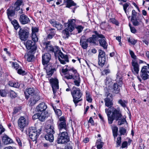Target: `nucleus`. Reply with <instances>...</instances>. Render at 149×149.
<instances>
[{"mask_svg": "<svg viewBox=\"0 0 149 149\" xmlns=\"http://www.w3.org/2000/svg\"><path fill=\"white\" fill-rule=\"evenodd\" d=\"M112 118L113 121L114 120L116 121L118 120L120 118H122V115L121 112L120 110H117L113 107H112Z\"/></svg>", "mask_w": 149, "mask_h": 149, "instance_id": "nucleus-13", "label": "nucleus"}, {"mask_svg": "<svg viewBox=\"0 0 149 149\" xmlns=\"http://www.w3.org/2000/svg\"><path fill=\"white\" fill-rule=\"evenodd\" d=\"M72 72L73 73V79L74 80H80L79 75L76 70L73 69Z\"/></svg>", "mask_w": 149, "mask_h": 149, "instance_id": "nucleus-31", "label": "nucleus"}, {"mask_svg": "<svg viewBox=\"0 0 149 149\" xmlns=\"http://www.w3.org/2000/svg\"><path fill=\"white\" fill-rule=\"evenodd\" d=\"M76 28L77 30L78 31V33H80L81 32L83 29V27L81 26H77Z\"/></svg>", "mask_w": 149, "mask_h": 149, "instance_id": "nucleus-56", "label": "nucleus"}, {"mask_svg": "<svg viewBox=\"0 0 149 149\" xmlns=\"http://www.w3.org/2000/svg\"><path fill=\"white\" fill-rule=\"evenodd\" d=\"M126 117H123V118H120L118 120V124L119 125H121L124 124L125 123H126L127 121L125 119Z\"/></svg>", "mask_w": 149, "mask_h": 149, "instance_id": "nucleus-39", "label": "nucleus"}, {"mask_svg": "<svg viewBox=\"0 0 149 149\" xmlns=\"http://www.w3.org/2000/svg\"><path fill=\"white\" fill-rule=\"evenodd\" d=\"M5 131V129L4 128L2 125L0 124V134H1L4 132Z\"/></svg>", "mask_w": 149, "mask_h": 149, "instance_id": "nucleus-63", "label": "nucleus"}, {"mask_svg": "<svg viewBox=\"0 0 149 149\" xmlns=\"http://www.w3.org/2000/svg\"><path fill=\"white\" fill-rule=\"evenodd\" d=\"M50 66V65L48 64L47 65V67H46L47 72V75L49 76H51L53 74L54 72V70L52 68H49V67Z\"/></svg>", "mask_w": 149, "mask_h": 149, "instance_id": "nucleus-33", "label": "nucleus"}, {"mask_svg": "<svg viewBox=\"0 0 149 149\" xmlns=\"http://www.w3.org/2000/svg\"><path fill=\"white\" fill-rule=\"evenodd\" d=\"M126 129L124 127H121L119 128V132L120 133V135L126 134Z\"/></svg>", "mask_w": 149, "mask_h": 149, "instance_id": "nucleus-41", "label": "nucleus"}, {"mask_svg": "<svg viewBox=\"0 0 149 149\" xmlns=\"http://www.w3.org/2000/svg\"><path fill=\"white\" fill-rule=\"evenodd\" d=\"M75 19L68 20V22L64 23L65 26H68L67 28H65L63 31V33L68 38L69 35V31L72 32L75 27Z\"/></svg>", "mask_w": 149, "mask_h": 149, "instance_id": "nucleus-4", "label": "nucleus"}, {"mask_svg": "<svg viewBox=\"0 0 149 149\" xmlns=\"http://www.w3.org/2000/svg\"><path fill=\"white\" fill-rule=\"evenodd\" d=\"M13 67L15 68L16 70H17L19 68V65L16 62L13 63Z\"/></svg>", "mask_w": 149, "mask_h": 149, "instance_id": "nucleus-62", "label": "nucleus"}, {"mask_svg": "<svg viewBox=\"0 0 149 149\" xmlns=\"http://www.w3.org/2000/svg\"><path fill=\"white\" fill-rule=\"evenodd\" d=\"M22 3V1L17 0L15 2V6H21Z\"/></svg>", "mask_w": 149, "mask_h": 149, "instance_id": "nucleus-59", "label": "nucleus"}, {"mask_svg": "<svg viewBox=\"0 0 149 149\" xmlns=\"http://www.w3.org/2000/svg\"><path fill=\"white\" fill-rule=\"evenodd\" d=\"M110 72V71L109 69H105L102 72V73L103 75H107L109 74Z\"/></svg>", "mask_w": 149, "mask_h": 149, "instance_id": "nucleus-55", "label": "nucleus"}, {"mask_svg": "<svg viewBox=\"0 0 149 149\" xmlns=\"http://www.w3.org/2000/svg\"><path fill=\"white\" fill-rule=\"evenodd\" d=\"M40 100L39 95H35L31 96L29 101V105L32 106L34 105L38 100Z\"/></svg>", "mask_w": 149, "mask_h": 149, "instance_id": "nucleus-19", "label": "nucleus"}, {"mask_svg": "<svg viewBox=\"0 0 149 149\" xmlns=\"http://www.w3.org/2000/svg\"><path fill=\"white\" fill-rule=\"evenodd\" d=\"M35 42H32L31 40H28L27 41L26 46V48L30 50L31 52H34L35 51L36 49V47L35 45Z\"/></svg>", "mask_w": 149, "mask_h": 149, "instance_id": "nucleus-14", "label": "nucleus"}, {"mask_svg": "<svg viewBox=\"0 0 149 149\" xmlns=\"http://www.w3.org/2000/svg\"><path fill=\"white\" fill-rule=\"evenodd\" d=\"M148 66H144L142 68L141 72V77L143 79L146 80L149 77L148 73H149V64L147 65Z\"/></svg>", "mask_w": 149, "mask_h": 149, "instance_id": "nucleus-12", "label": "nucleus"}, {"mask_svg": "<svg viewBox=\"0 0 149 149\" xmlns=\"http://www.w3.org/2000/svg\"><path fill=\"white\" fill-rule=\"evenodd\" d=\"M116 81L117 82V83L118 84V85L120 87H121L122 85L123 84L122 79L121 77H117L116 78Z\"/></svg>", "mask_w": 149, "mask_h": 149, "instance_id": "nucleus-44", "label": "nucleus"}, {"mask_svg": "<svg viewBox=\"0 0 149 149\" xmlns=\"http://www.w3.org/2000/svg\"><path fill=\"white\" fill-rule=\"evenodd\" d=\"M66 2V7L68 8H70L72 6H76V4L72 0H67Z\"/></svg>", "mask_w": 149, "mask_h": 149, "instance_id": "nucleus-36", "label": "nucleus"}, {"mask_svg": "<svg viewBox=\"0 0 149 149\" xmlns=\"http://www.w3.org/2000/svg\"><path fill=\"white\" fill-rule=\"evenodd\" d=\"M111 22L117 25H118L119 23L114 18H112L111 19Z\"/></svg>", "mask_w": 149, "mask_h": 149, "instance_id": "nucleus-60", "label": "nucleus"}, {"mask_svg": "<svg viewBox=\"0 0 149 149\" xmlns=\"http://www.w3.org/2000/svg\"><path fill=\"white\" fill-rule=\"evenodd\" d=\"M57 140L58 143H66L69 141V138L67 132L66 131L60 132Z\"/></svg>", "mask_w": 149, "mask_h": 149, "instance_id": "nucleus-6", "label": "nucleus"}, {"mask_svg": "<svg viewBox=\"0 0 149 149\" xmlns=\"http://www.w3.org/2000/svg\"><path fill=\"white\" fill-rule=\"evenodd\" d=\"M93 33H95V35H93L92 37L87 39V42L90 43L95 44L98 38H103L104 36L101 34H99L96 31H93Z\"/></svg>", "mask_w": 149, "mask_h": 149, "instance_id": "nucleus-7", "label": "nucleus"}, {"mask_svg": "<svg viewBox=\"0 0 149 149\" xmlns=\"http://www.w3.org/2000/svg\"><path fill=\"white\" fill-rule=\"evenodd\" d=\"M118 128L117 127L115 126L112 128V132L113 133V136L114 138H115L118 135Z\"/></svg>", "mask_w": 149, "mask_h": 149, "instance_id": "nucleus-38", "label": "nucleus"}, {"mask_svg": "<svg viewBox=\"0 0 149 149\" xmlns=\"http://www.w3.org/2000/svg\"><path fill=\"white\" fill-rule=\"evenodd\" d=\"M38 31V30L37 28L36 27L32 28V33H36Z\"/></svg>", "mask_w": 149, "mask_h": 149, "instance_id": "nucleus-64", "label": "nucleus"}, {"mask_svg": "<svg viewBox=\"0 0 149 149\" xmlns=\"http://www.w3.org/2000/svg\"><path fill=\"white\" fill-rule=\"evenodd\" d=\"M73 68H66L65 69H62V72L65 74L66 72H68V73H69L70 74L71 73V72L73 70Z\"/></svg>", "mask_w": 149, "mask_h": 149, "instance_id": "nucleus-43", "label": "nucleus"}, {"mask_svg": "<svg viewBox=\"0 0 149 149\" xmlns=\"http://www.w3.org/2000/svg\"><path fill=\"white\" fill-rule=\"evenodd\" d=\"M80 81L81 80H74V82L75 85L77 86H79L80 85Z\"/></svg>", "mask_w": 149, "mask_h": 149, "instance_id": "nucleus-58", "label": "nucleus"}, {"mask_svg": "<svg viewBox=\"0 0 149 149\" xmlns=\"http://www.w3.org/2000/svg\"><path fill=\"white\" fill-rule=\"evenodd\" d=\"M132 65L133 67L132 71L134 74H138L139 72V65L137 62L134 60L132 61Z\"/></svg>", "mask_w": 149, "mask_h": 149, "instance_id": "nucleus-20", "label": "nucleus"}, {"mask_svg": "<svg viewBox=\"0 0 149 149\" xmlns=\"http://www.w3.org/2000/svg\"><path fill=\"white\" fill-rule=\"evenodd\" d=\"M98 52V64L100 65L103 66L106 61L105 54L104 51L101 49H99Z\"/></svg>", "mask_w": 149, "mask_h": 149, "instance_id": "nucleus-9", "label": "nucleus"}, {"mask_svg": "<svg viewBox=\"0 0 149 149\" xmlns=\"http://www.w3.org/2000/svg\"><path fill=\"white\" fill-rule=\"evenodd\" d=\"M129 52L131 57L134 59H136L137 57L135 55L133 52L130 50Z\"/></svg>", "mask_w": 149, "mask_h": 149, "instance_id": "nucleus-51", "label": "nucleus"}, {"mask_svg": "<svg viewBox=\"0 0 149 149\" xmlns=\"http://www.w3.org/2000/svg\"><path fill=\"white\" fill-rule=\"evenodd\" d=\"M41 130L40 129L38 131L35 127H31L28 129L29 136L33 141H36L37 138L40 134Z\"/></svg>", "mask_w": 149, "mask_h": 149, "instance_id": "nucleus-5", "label": "nucleus"}, {"mask_svg": "<svg viewBox=\"0 0 149 149\" xmlns=\"http://www.w3.org/2000/svg\"><path fill=\"white\" fill-rule=\"evenodd\" d=\"M47 108V105L43 102L39 104L36 107V109L38 111H44Z\"/></svg>", "mask_w": 149, "mask_h": 149, "instance_id": "nucleus-23", "label": "nucleus"}, {"mask_svg": "<svg viewBox=\"0 0 149 149\" xmlns=\"http://www.w3.org/2000/svg\"><path fill=\"white\" fill-rule=\"evenodd\" d=\"M131 20L132 21L133 25L134 26H137L141 24V21L139 19H137L135 18H131Z\"/></svg>", "mask_w": 149, "mask_h": 149, "instance_id": "nucleus-32", "label": "nucleus"}, {"mask_svg": "<svg viewBox=\"0 0 149 149\" xmlns=\"http://www.w3.org/2000/svg\"><path fill=\"white\" fill-rule=\"evenodd\" d=\"M10 96L12 98H15L17 96L16 93L13 91H11L10 92Z\"/></svg>", "mask_w": 149, "mask_h": 149, "instance_id": "nucleus-52", "label": "nucleus"}, {"mask_svg": "<svg viewBox=\"0 0 149 149\" xmlns=\"http://www.w3.org/2000/svg\"><path fill=\"white\" fill-rule=\"evenodd\" d=\"M53 108L56 113L58 116H60L61 115L62 113L61 110L60 109H55V108L54 107H53Z\"/></svg>", "mask_w": 149, "mask_h": 149, "instance_id": "nucleus-48", "label": "nucleus"}, {"mask_svg": "<svg viewBox=\"0 0 149 149\" xmlns=\"http://www.w3.org/2000/svg\"><path fill=\"white\" fill-rule=\"evenodd\" d=\"M2 141L4 144L6 145L11 143L13 142V140L7 135H4L2 138Z\"/></svg>", "mask_w": 149, "mask_h": 149, "instance_id": "nucleus-25", "label": "nucleus"}, {"mask_svg": "<svg viewBox=\"0 0 149 149\" xmlns=\"http://www.w3.org/2000/svg\"><path fill=\"white\" fill-rule=\"evenodd\" d=\"M72 144L70 143L68 144L67 145L65 146V149H72Z\"/></svg>", "mask_w": 149, "mask_h": 149, "instance_id": "nucleus-61", "label": "nucleus"}, {"mask_svg": "<svg viewBox=\"0 0 149 149\" xmlns=\"http://www.w3.org/2000/svg\"><path fill=\"white\" fill-rule=\"evenodd\" d=\"M47 32L48 33L54 36L56 33L55 29L52 28L49 29Z\"/></svg>", "mask_w": 149, "mask_h": 149, "instance_id": "nucleus-47", "label": "nucleus"}, {"mask_svg": "<svg viewBox=\"0 0 149 149\" xmlns=\"http://www.w3.org/2000/svg\"><path fill=\"white\" fill-rule=\"evenodd\" d=\"M111 109L109 108L108 109L106 108L105 109V112L107 115L109 123V124H111L113 123L112 115L111 116H110L111 113V111L110 110Z\"/></svg>", "mask_w": 149, "mask_h": 149, "instance_id": "nucleus-24", "label": "nucleus"}, {"mask_svg": "<svg viewBox=\"0 0 149 149\" xmlns=\"http://www.w3.org/2000/svg\"><path fill=\"white\" fill-rule=\"evenodd\" d=\"M72 73V72H71V74L68 73V74H66L65 76V77L68 79H72L73 78Z\"/></svg>", "mask_w": 149, "mask_h": 149, "instance_id": "nucleus-49", "label": "nucleus"}, {"mask_svg": "<svg viewBox=\"0 0 149 149\" xmlns=\"http://www.w3.org/2000/svg\"><path fill=\"white\" fill-rule=\"evenodd\" d=\"M101 39L99 40V42L100 45L104 49H106L107 47V44L105 41V39L104 37L103 38H101Z\"/></svg>", "mask_w": 149, "mask_h": 149, "instance_id": "nucleus-30", "label": "nucleus"}, {"mask_svg": "<svg viewBox=\"0 0 149 149\" xmlns=\"http://www.w3.org/2000/svg\"><path fill=\"white\" fill-rule=\"evenodd\" d=\"M20 39L22 40L25 41L28 38L29 33L27 30L21 28L18 32Z\"/></svg>", "mask_w": 149, "mask_h": 149, "instance_id": "nucleus-10", "label": "nucleus"}, {"mask_svg": "<svg viewBox=\"0 0 149 149\" xmlns=\"http://www.w3.org/2000/svg\"><path fill=\"white\" fill-rule=\"evenodd\" d=\"M121 87H120L117 83H114L112 88V92L113 93H118L120 90V88Z\"/></svg>", "mask_w": 149, "mask_h": 149, "instance_id": "nucleus-27", "label": "nucleus"}, {"mask_svg": "<svg viewBox=\"0 0 149 149\" xmlns=\"http://www.w3.org/2000/svg\"><path fill=\"white\" fill-rule=\"evenodd\" d=\"M123 8L124 10L125 13H126V9L129 6V3H126L123 5Z\"/></svg>", "mask_w": 149, "mask_h": 149, "instance_id": "nucleus-57", "label": "nucleus"}, {"mask_svg": "<svg viewBox=\"0 0 149 149\" xmlns=\"http://www.w3.org/2000/svg\"><path fill=\"white\" fill-rule=\"evenodd\" d=\"M128 42H130L132 44L134 45L136 43L137 40L134 39L129 38L128 40Z\"/></svg>", "mask_w": 149, "mask_h": 149, "instance_id": "nucleus-50", "label": "nucleus"}, {"mask_svg": "<svg viewBox=\"0 0 149 149\" xmlns=\"http://www.w3.org/2000/svg\"><path fill=\"white\" fill-rule=\"evenodd\" d=\"M33 52H31V51L26 54L24 56V57L26 58L27 61L29 62L31 61L34 58V55L32 53Z\"/></svg>", "mask_w": 149, "mask_h": 149, "instance_id": "nucleus-29", "label": "nucleus"}, {"mask_svg": "<svg viewBox=\"0 0 149 149\" xmlns=\"http://www.w3.org/2000/svg\"><path fill=\"white\" fill-rule=\"evenodd\" d=\"M31 38L32 40L34 42H36L38 41V38L36 33H33L32 34Z\"/></svg>", "mask_w": 149, "mask_h": 149, "instance_id": "nucleus-45", "label": "nucleus"}, {"mask_svg": "<svg viewBox=\"0 0 149 149\" xmlns=\"http://www.w3.org/2000/svg\"><path fill=\"white\" fill-rule=\"evenodd\" d=\"M45 131L47 134L45 136V139L51 142H52L54 139L53 134L55 132L53 122L52 120H48L45 126Z\"/></svg>", "mask_w": 149, "mask_h": 149, "instance_id": "nucleus-2", "label": "nucleus"}, {"mask_svg": "<svg viewBox=\"0 0 149 149\" xmlns=\"http://www.w3.org/2000/svg\"><path fill=\"white\" fill-rule=\"evenodd\" d=\"M50 82L52 85L53 91L54 94L56 92V90L59 88L58 81L57 79H52L50 80Z\"/></svg>", "mask_w": 149, "mask_h": 149, "instance_id": "nucleus-15", "label": "nucleus"}, {"mask_svg": "<svg viewBox=\"0 0 149 149\" xmlns=\"http://www.w3.org/2000/svg\"><path fill=\"white\" fill-rule=\"evenodd\" d=\"M121 143V137H118L117 138L116 143L117 144V147H118L120 145Z\"/></svg>", "mask_w": 149, "mask_h": 149, "instance_id": "nucleus-54", "label": "nucleus"}, {"mask_svg": "<svg viewBox=\"0 0 149 149\" xmlns=\"http://www.w3.org/2000/svg\"><path fill=\"white\" fill-rule=\"evenodd\" d=\"M19 21L22 24H27L30 22V20L28 17L24 14H22L20 15Z\"/></svg>", "mask_w": 149, "mask_h": 149, "instance_id": "nucleus-21", "label": "nucleus"}, {"mask_svg": "<svg viewBox=\"0 0 149 149\" xmlns=\"http://www.w3.org/2000/svg\"><path fill=\"white\" fill-rule=\"evenodd\" d=\"M11 23L13 25L15 29L17 30L19 27V24L17 21L14 19L13 21L11 22Z\"/></svg>", "mask_w": 149, "mask_h": 149, "instance_id": "nucleus-40", "label": "nucleus"}, {"mask_svg": "<svg viewBox=\"0 0 149 149\" xmlns=\"http://www.w3.org/2000/svg\"><path fill=\"white\" fill-rule=\"evenodd\" d=\"M7 93L5 90H0V95L3 97H5L6 96Z\"/></svg>", "mask_w": 149, "mask_h": 149, "instance_id": "nucleus-46", "label": "nucleus"}, {"mask_svg": "<svg viewBox=\"0 0 149 149\" xmlns=\"http://www.w3.org/2000/svg\"><path fill=\"white\" fill-rule=\"evenodd\" d=\"M86 100L88 101L89 102H91L92 100V99L91 98V96L90 95V93L86 91Z\"/></svg>", "mask_w": 149, "mask_h": 149, "instance_id": "nucleus-42", "label": "nucleus"}, {"mask_svg": "<svg viewBox=\"0 0 149 149\" xmlns=\"http://www.w3.org/2000/svg\"><path fill=\"white\" fill-rule=\"evenodd\" d=\"M44 46L46 50L54 53V55L56 57L58 56L59 61L61 63L64 64L66 62H68V57L66 55H64L57 46L53 47L50 44V42H44Z\"/></svg>", "mask_w": 149, "mask_h": 149, "instance_id": "nucleus-1", "label": "nucleus"}, {"mask_svg": "<svg viewBox=\"0 0 149 149\" xmlns=\"http://www.w3.org/2000/svg\"><path fill=\"white\" fill-rule=\"evenodd\" d=\"M106 95L107 97L104 99L105 106L109 108H111L112 109L113 103L112 102V95L111 93H106Z\"/></svg>", "mask_w": 149, "mask_h": 149, "instance_id": "nucleus-11", "label": "nucleus"}, {"mask_svg": "<svg viewBox=\"0 0 149 149\" xmlns=\"http://www.w3.org/2000/svg\"><path fill=\"white\" fill-rule=\"evenodd\" d=\"M48 113L46 112H42L39 113V120L42 122L44 121L48 116Z\"/></svg>", "mask_w": 149, "mask_h": 149, "instance_id": "nucleus-26", "label": "nucleus"}, {"mask_svg": "<svg viewBox=\"0 0 149 149\" xmlns=\"http://www.w3.org/2000/svg\"><path fill=\"white\" fill-rule=\"evenodd\" d=\"M7 14L8 19L10 21H12L15 14L14 7H11L8 8L7 10Z\"/></svg>", "mask_w": 149, "mask_h": 149, "instance_id": "nucleus-17", "label": "nucleus"}, {"mask_svg": "<svg viewBox=\"0 0 149 149\" xmlns=\"http://www.w3.org/2000/svg\"><path fill=\"white\" fill-rule=\"evenodd\" d=\"M58 128L60 132L62 131V130H64L66 131V125L65 121L58 122Z\"/></svg>", "mask_w": 149, "mask_h": 149, "instance_id": "nucleus-28", "label": "nucleus"}, {"mask_svg": "<svg viewBox=\"0 0 149 149\" xmlns=\"http://www.w3.org/2000/svg\"><path fill=\"white\" fill-rule=\"evenodd\" d=\"M18 74H22V75H24L25 73V71L24 70H23L21 68H19L17 70V72Z\"/></svg>", "mask_w": 149, "mask_h": 149, "instance_id": "nucleus-53", "label": "nucleus"}, {"mask_svg": "<svg viewBox=\"0 0 149 149\" xmlns=\"http://www.w3.org/2000/svg\"><path fill=\"white\" fill-rule=\"evenodd\" d=\"M118 102L123 108L127 107L128 103L127 100L120 99L118 101Z\"/></svg>", "mask_w": 149, "mask_h": 149, "instance_id": "nucleus-35", "label": "nucleus"}, {"mask_svg": "<svg viewBox=\"0 0 149 149\" xmlns=\"http://www.w3.org/2000/svg\"><path fill=\"white\" fill-rule=\"evenodd\" d=\"M34 92V90L33 88H29L26 89V91L24 93L26 95V97L27 94L29 95L33 94Z\"/></svg>", "mask_w": 149, "mask_h": 149, "instance_id": "nucleus-37", "label": "nucleus"}, {"mask_svg": "<svg viewBox=\"0 0 149 149\" xmlns=\"http://www.w3.org/2000/svg\"><path fill=\"white\" fill-rule=\"evenodd\" d=\"M28 120L27 118L24 116H21L19 119L18 124L20 129L22 132L24 129L28 124Z\"/></svg>", "mask_w": 149, "mask_h": 149, "instance_id": "nucleus-8", "label": "nucleus"}, {"mask_svg": "<svg viewBox=\"0 0 149 149\" xmlns=\"http://www.w3.org/2000/svg\"><path fill=\"white\" fill-rule=\"evenodd\" d=\"M49 22L53 26L56 27L58 30H61L63 28V26L59 22L54 20H51Z\"/></svg>", "mask_w": 149, "mask_h": 149, "instance_id": "nucleus-22", "label": "nucleus"}, {"mask_svg": "<svg viewBox=\"0 0 149 149\" xmlns=\"http://www.w3.org/2000/svg\"><path fill=\"white\" fill-rule=\"evenodd\" d=\"M87 39L85 36H82L80 39V43L82 47L84 49H86L88 47Z\"/></svg>", "mask_w": 149, "mask_h": 149, "instance_id": "nucleus-18", "label": "nucleus"}, {"mask_svg": "<svg viewBox=\"0 0 149 149\" xmlns=\"http://www.w3.org/2000/svg\"><path fill=\"white\" fill-rule=\"evenodd\" d=\"M71 93L73 98V101L76 106L77 103L82 100L81 99L82 93L81 92L80 90L78 88L73 87L72 89Z\"/></svg>", "mask_w": 149, "mask_h": 149, "instance_id": "nucleus-3", "label": "nucleus"}, {"mask_svg": "<svg viewBox=\"0 0 149 149\" xmlns=\"http://www.w3.org/2000/svg\"><path fill=\"white\" fill-rule=\"evenodd\" d=\"M105 84L107 86V88L108 87L109 88L112 84V82L111 81V79L109 77H107L106 79L105 80Z\"/></svg>", "mask_w": 149, "mask_h": 149, "instance_id": "nucleus-34", "label": "nucleus"}, {"mask_svg": "<svg viewBox=\"0 0 149 149\" xmlns=\"http://www.w3.org/2000/svg\"><path fill=\"white\" fill-rule=\"evenodd\" d=\"M42 63L43 65H47L51 59V56L49 53H46L42 55Z\"/></svg>", "mask_w": 149, "mask_h": 149, "instance_id": "nucleus-16", "label": "nucleus"}]
</instances>
